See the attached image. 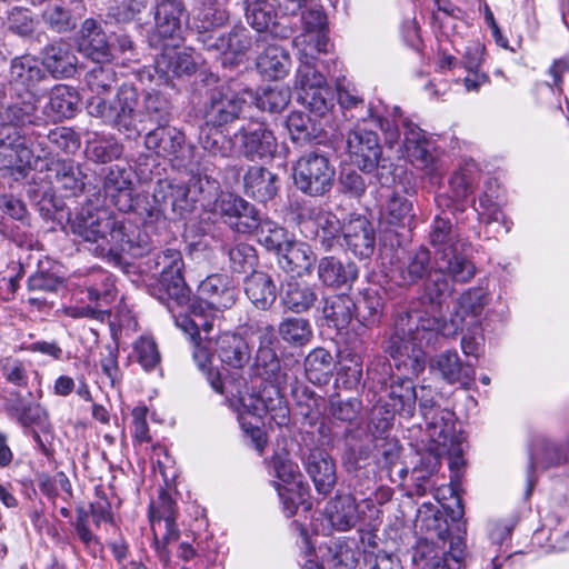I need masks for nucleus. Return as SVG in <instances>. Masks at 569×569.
I'll use <instances>...</instances> for the list:
<instances>
[{
	"label": "nucleus",
	"mask_w": 569,
	"mask_h": 569,
	"mask_svg": "<svg viewBox=\"0 0 569 569\" xmlns=\"http://www.w3.org/2000/svg\"><path fill=\"white\" fill-rule=\"evenodd\" d=\"M291 67L289 52L279 46H269L257 59L259 72L269 80L283 79Z\"/></svg>",
	"instance_id": "49530a36"
},
{
	"label": "nucleus",
	"mask_w": 569,
	"mask_h": 569,
	"mask_svg": "<svg viewBox=\"0 0 569 569\" xmlns=\"http://www.w3.org/2000/svg\"><path fill=\"white\" fill-rule=\"evenodd\" d=\"M280 188L277 173L261 166H249L243 176L244 193L259 202L272 200Z\"/></svg>",
	"instance_id": "e433bc0d"
},
{
	"label": "nucleus",
	"mask_w": 569,
	"mask_h": 569,
	"mask_svg": "<svg viewBox=\"0 0 569 569\" xmlns=\"http://www.w3.org/2000/svg\"><path fill=\"white\" fill-rule=\"evenodd\" d=\"M247 23L257 32L276 33L277 12L269 0H243Z\"/></svg>",
	"instance_id": "09e8293b"
},
{
	"label": "nucleus",
	"mask_w": 569,
	"mask_h": 569,
	"mask_svg": "<svg viewBox=\"0 0 569 569\" xmlns=\"http://www.w3.org/2000/svg\"><path fill=\"white\" fill-rule=\"evenodd\" d=\"M442 329L443 321L439 317L409 310L397 318L385 351L398 370L418 377L426 368L425 347L436 343Z\"/></svg>",
	"instance_id": "20e7f679"
},
{
	"label": "nucleus",
	"mask_w": 569,
	"mask_h": 569,
	"mask_svg": "<svg viewBox=\"0 0 569 569\" xmlns=\"http://www.w3.org/2000/svg\"><path fill=\"white\" fill-rule=\"evenodd\" d=\"M441 439H430L432 447L430 453L422 457L421 462L427 465V472L433 473L440 467V458L447 456L449 469L452 478L458 479L461 469L465 466L463 448L460 436L456 433L455 427L449 432L448 439L445 442Z\"/></svg>",
	"instance_id": "7c9ffc66"
},
{
	"label": "nucleus",
	"mask_w": 569,
	"mask_h": 569,
	"mask_svg": "<svg viewBox=\"0 0 569 569\" xmlns=\"http://www.w3.org/2000/svg\"><path fill=\"white\" fill-rule=\"evenodd\" d=\"M417 397L418 391L409 377L392 379L387 400L382 406L385 412L380 418L373 417L377 428L379 429L381 425L382 431L391 429L396 415L405 419L412 418L416 412Z\"/></svg>",
	"instance_id": "412c9836"
},
{
	"label": "nucleus",
	"mask_w": 569,
	"mask_h": 569,
	"mask_svg": "<svg viewBox=\"0 0 569 569\" xmlns=\"http://www.w3.org/2000/svg\"><path fill=\"white\" fill-rule=\"evenodd\" d=\"M412 216V202L398 191L388 198L381 212V218L390 226H402Z\"/></svg>",
	"instance_id": "0e129e2a"
},
{
	"label": "nucleus",
	"mask_w": 569,
	"mask_h": 569,
	"mask_svg": "<svg viewBox=\"0 0 569 569\" xmlns=\"http://www.w3.org/2000/svg\"><path fill=\"white\" fill-rule=\"evenodd\" d=\"M417 391L419 411L426 422V431L429 438L442 439L441 441L445 442L456 425L455 412L440 407L436 400L438 393L430 386H421Z\"/></svg>",
	"instance_id": "b1692460"
},
{
	"label": "nucleus",
	"mask_w": 569,
	"mask_h": 569,
	"mask_svg": "<svg viewBox=\"0 0 569 569\" xmlns=\"http://www.w3.org/2000/svg\"><path fill=\"white\" fill-rule=\"evenodd\" d=\"M41 163L34 170L46 173L44 178L51 189L66 198L80 196L84 190L87 178L81 164L72 159H47L44 148H41Z\"/></svg>",
	"instance_id": "a211bd4d"
},
{
	"label": "nucleus",
	"mask_w": 569,
	"mask_h": 569,
	"mask_svg": "<svg viewBox=\"0 0 569 569\" xmlns=\"http://www.w3.org/2000/svg\"><path fill=\"white\" fill-rule=\"evenodd\" d=\"M144 147L157 157L166 159L178 171H192L196 147L188 143L183 131L168 124L158 126L143 139Z\"/></svg>",
	"instance_id": "4468645a"
},
{
	"label": "nucleus",
	"mask_w": 569,
	"mask_h": 569,
	"mask_svg": "<svg viewBox=\"0 0 569 569\" xmlns=\"http://www.w3.org/2000/svg\"><path fill=\"white\" fill-rule=\"evenodd\" d=\"M341 237L348 248L360 258H369L375 250L376 237L369 220L361 214H350L347 223L331 212L322 213V247L341 246Z\"/></svg>",
	"instance_id": "9b49d317"
},
{
	"label": "nucleus",
	"mask_w": 569,
	"mask_h": 569,
	"mask_svg": "<svg viewBox=\"0 0 569 569\" xmlns=\"http://www.w3.org/2000/svg\"><path fill=\"white\" fill-rule=\"evenodd\" d=\"M258 234L259 242L266 247L267 250L273 251L279 256L290 242L287 237V231L270 220L260 218L259 228L254 229Z\"/></svg>",
	"instance_id": "e2e57ef3"
},
{
	"label": "nucleus",
	"mask_w": 569,
	"mask_h": 569,
	"mask_svg": "<svg viewBox=\"0 0 569 569\" xmlns=\"http://www.w3.org/2000/svg\"><path fill=\"white\" fill-rule=\"evenodd\" d=\"M87 291L90 301L109 305L116 297L112 276L102 269L92 270L88 278Z\"/></svg>",
	"instance_id": "13d9d810"
},
{
	"label": "nucleus",
	"mask_w": 569,
	"mask_h": 569,
	"mask_svg": "<svg viewBox=\"0 0 569 569\" xmlns=\"http://www.w3.org/2000/svg\"><path fill=\"white\" fill-rule=\"evenodd\" d=\"M429 241L436 249L435 266L453 281L468 282L476 273L475 263L459 241V233L449 218L436 216L429 232Z\"/></svg>",
	"instance_id": "0eeeda50"
},
{
	"label": "nucleus",
	"mask_w": 569,
	"mask_h": 569,
	"mask_svg": "<svg viewBox=\"0 0 569 569\" xmlns=\"http://www.w3.org/2000/svg\"><path fill=\"white\" fill-rule=\"evenodd\" d=\"M160 48L162 52L157 57L152 67L154 74L149 73L151 81L159 86L169 84L176 77L190 76L196 72L197 62L192 53L186 50L177 51L170 41Z\"/></svg>",
	"instance_id": "cd10ccee"
},
{
	"label": "nucleus",
	"mask_w": 569,
	"mask_h": 569,
	"mask_svg": "<svg viewBox=\"0 0 569 569\" xmlns=\"http://www.w3.org/2000/svg\"><path fill=\"white\" fill-rule=\"evenodd\" d=\"M369 430L378 453V463L387 470L391 478L392 469L398 466L400 459L401 447L399 441L396 438H390L387 435L388 431H382L381 426L378 429L376 418H372Z\"/></svg>",
	"instance_id": "de8ad7c7"
},
{
	"label": "nucleus",
	"mask_w": 569,
	"mask_h": 569,
	"mask_svg": "<svg viewBox=\"0 0 569 569\" xmlns=\"http://www.w3.org/2000/svg\"><path fill=\"white\" fill-rule=\"evenodd\" d=\"M250 377L260 378L271 387H278L284 381L286 373L281 369L280 359L274 348H258L253 363L250 367Z\"/></svg>",
	"instance_id": "a19ab883"
},
{
	"label": "nucleus",
	"mask_w": 569,
	"mask_h": 569,
	"mask_svg": "<svg viewBox=\"0 0 569 569\" xmlns=\"http://www.w3.org/2000/svg\"><path fill=\"white\" fill-rule=\"evenodd\" d=\"M190 176L187 183H174L169 180H159L153 189V197L160 203H170L173 218H183L190 213L197 201H211L219 191V182L199 172V161L192 171H184Z\"/></svg>",
	"instance_id": "9d476101"
},
{
	"label": "nucleus",
	"mask_w": 569,
	"mask_h": 569,
	"mask_svg": "<svg viewBox=\"0 0 569 569\" xmlns=\"http://www.w3.org/2000/svg\"><path fill=\"white\" fill-rule=\"evenodd\" d=\"M71 230L84 241L96 243L94 252L100 257L119 258L121 253L142 257L152 249L151 237L106 208H82L71 220Z\"/></svg>",
	"instance_id": "f257e3e1"
},
{
	"label": "nucleus",
	"mask_w": 569,
	"mask_h": 569,
	"mask_svg": "<svg viewBox=\"0 0 569 569\" xmlns=\"http://www.w3.org/2000/svg\"><path fill=\"white\" fill-rule=\"evenodd\" d=\"M468 177L462 171H456L449 180V191L436 196L437 206L445 210H451L452 214L465 211V200L471 193Z\"/></svg>",
	"instance_id": "c03bdc74"
},
{
	"label": "nucleus",
	"mask_w": 569,
	"mask_h": 569,
	"mask_svg": "<svg viewBox=\"0 0 569 569\" xmlns=\"http://www.w3.org/2000/svg\"><path fill=\"white\" fill-rule=\"evenodd\" d=\"M353 307V301L346 293L328 297L325 299V306L322 307V319H325L328 327L339 331L351 321Z\"/></svg>",
	"instance_id": "603ef678"
},
{
	"label": "nucleus",
	"mask_w": 569,
	"mask_h": 569,
	"mask_svg": "<svg viewBox=\"0 0 569 569\" xmlns=\"http://www.w3.org/2000/svg\"><path fill=\"white\" fill-rule=\"evenodd\" d=\"M197 293V299L191 303H203L213 311L230 309L238 297L233 280L226 273L209 274L199 283Z\"/></svg>",
	"instance_id": "c85d7f7f"
},
{
	"label": "nucleus",
	"mask_w": 569,
	"mask_h": 569,
	"mask_svg": "<svg viewBox=\"0 0 569 569\" xmlns=\"http://www.w3.org/2000/svg\"><path fill=\"white\" fill-rule=\"evenodd\" d=\"M208 382L212 389L223 395L230 406L234 407L242 428H246V416H251L259 422L268 411V397L264 395L269 390H263V395L249 392L248 383L244 377L222 379L218 370H209Z\"/></svg>",
	"instance_id": "ddd939ff"
},
{
	"label": "nucleus",
	"mask_w": 569,
	"mask_h": 569,
	"mask_svg": "<svg viewBox=\"0 0 569 569\" xmlns=\"http://www.w3.org/2000/svg\"><path fill=\"white\" fill-rule=\"evenodd\" d=\"M46 140L57 149L68 154L74 153L80 148L81 143L80 138L74 130L68 127H57L49 130L48 133L41 132V137L38 140L33 139L34 154H42L41 148L47 149ZM46 152L47 154L49 153L48 150H46Z\"/></svg>",
	"instance_id": "5fc2aeb1"
},
{
	"label": "nucleus",
	"mask_w": 569,
	"mask_h": 569,
	"mask_svg": "<svg viewBox=\"0 0 569 569\" xmlns=\"http://www.w3.org/2000/svg\"><path fill=\"white\" fill-rule=\"evenodd\" d=\"M276 286L264 272L253 271L244 281V292L260 310H268L276 301Z\"/></svg>",
	"instance_id": "37998d69"
},
{
	"label": "nucleus",
	"mask_w": 569,
	"mask_h": 569,
	"mask_svg": "<svg viewBox=\"0 0 569 569\" xmlns=\"http://www.w3.org/2000/svg\"><path fill=\"white\" fill-rule=\"evenodd\" d=\"M356 277L357 271L355 264H343L335 257L322 258V284L340 288L342 286H349Z\"/></svg>",
	"instance_id": "4d7b16f0"
},
{
	"label": "nucleus",
	"mask_w": 569,
	"mask_h": 569,
	"mask_svg": "<svg viewBox=\"0 0 569 569\" xmlns=\"http://www.w3.org/2000/svg\"><path fill=\"white\" fill-rule=\"evenodd\" d=\"M31 363L13 356L0 358V373L8 382L20 389H26L30 381Z\"/></svg>",
	"instance_id": "bf43d9fd"
},
{
	"label": "nucleus",
	"mask_w": 569,
	"mask_h": 569,
	"mask_svg": "<svg viewBox=\"0 0 569 569\" xmlns=\"http://www.w3.org/2000/svg\"><path fill=\"white\" fill-rule=\"evenodd\" d=\"M47 79V72L33 56L16 57L10 62L8 82L11 89L33 96L38 86Z\"/></svg>",
	"instance_id": "c756f323"
},
{
	"label": "nucleus",
	"mask_w": 569,
	"mask_h": 569,
	"mask_svg": "<svg viewBox=\"0 0 569 569\" xmlns=\"http://www.w3.org/2000/svg\"><path fill=\"white\" fill-rule=\"evenodd\" d=\"M86 10L83 0H52L41 13L48 29L64 33L73 30Z\"/></svg>",
	"instance_id": "2f4dec72"
},
{
	"label": "nucleus",
	"mask_w": 569,
	"mask_h": 569,
	"mask_svg": "<svg viewBox=\"0 0 569 569\" xmlns=\"http://www.w3.org/2000/svg\"><path fill=\"white\" fill-rule=\"evenodd\" d=\"M153 204L150 202L149 198L144 194H138L137 206L133 211L139 219L141 220L144 230L149 237L148 229H153L156 224L160 222H164V212L170 209V203H160L152 196Z\"/></svg>",
	"instance_id": "680f3d73"
},
{
	"label": "nucleus",
	"mask_w": 569,
	"mask_h": 569,
	"mask_svg": "<svg viewBox=\"0 0 569 569\" xmlns=\"http://www.w3.org/2000/svg\"><path fill=\"white\" fill-rule=\"evenodd\" d=\"M7 408L24 430L37 427L46 431L51 426L47 411L39 403L24 402L20 395Z\"/></svg>",
	"instance_id": "3c124183"
},
{
	"label": "nucleus",
	"mask_w": 569,
	"mask_h": 569,
	"mask_svg": "<svg viewBox=\"0 0 569 569\" xmlns=\"http://www.w3.org/2000/svg\"><path fill=\"white\" fill-rule=\"evenodd\" d=\"M233 138L240 142V153L250 161L272 158L277 151V139L263 121L250 120L239 128Z\"/></svg>",
	"instance_id": "5701e85b"
},
{
	"label": "nucleus",
	"mask_w": 569,
	"mask_h": 569,
	"mask_svg": "<svg viewBox=\"0 0 569 569\" xmlns=\"http://www.w3.org/2000/svg\"><path fill=\"white\" fill-rule=\"evenodd\" d=\"M567 463H569V437L567 442L561 445L546 436H537L533 439L529 451L526 498L531 496L537 482L535 470L538 466L542 469H549Z\"/></svg>",
	"instance_id": "4be33fe9"
},
{
	"label": "nucleus",
	"mask_w": 569,
	"mask_h": 569,
	"mask_svg": "<svg viewBox=\"0 0 569 569\" xmlns=\"http://www.w3.org/2000/svg\"><path fill=\"white\" fill-rule=\"evenodd\" d=\"M189 313H176V305H173L172 317L176 326L189 338L192 343V356L198 368L206 373L213 370L211 368L212 353L208 347L210 343L209 335L212 332L214 327L216 317L212 315L213 310L209 307H204L203 303H191L188 305Z\"/></svg>",
	"instance_id": "f8f14e48"
},
{
	"label": "nucleus",
	"mask_w": 569,
	"mask_h": 569,
	"mask_svg": "<svg viewBox=\"0 0 569 569\" xmlns=\"http://www.w3.org/2000/svg\"><path fill=\"white\" fill-rule=\"evenodd\" d=\"M333 68L326 66L328 79L322 74V121L327 129L322 128V144L333 143L343 137L342 126L348 119L347 111L363 104V100L350 92L346 86V77L338 63L329 59Z\"/></svg>",
	"instance_id": "6e6552de"
},
{
	"label": "nucleus",
	"mask_w": 569,
	"mask_h": 569,
	"mask_svg": "<svg viewBox=\"0 0 569 569\" xmlns=\"http://www.w3.org/2000/svg\"><path fill=\"white\" fill-rule=\"evenodd\" d=\"M80 97L78 91L67 84H57L50 91L46 109L57 118H72L78 111Z\"/></svg>",
	"instance_id": "864d4df0"
},
{
	"label": "nucleus",
	"mask_w": 569,
	"mask_h": 569,
	"mask_svg": "<svg viewBox=\"0 0 569 569\" xmlns=\"http://www.w3.org/2000/svg\"><path fill=\"white\" fill-rule=\"evenodd\" d=\"M293 180L303 193L317 197L320 192V162L316 148L309 154L302 156L293 167Z\"/></svg>",
	"instance_id": "ea45409f"
},
{
	"label": "nucleus",
	"mask_w": 569,
	"mask_h": 569,
	"mask_svg": "<svg viewBox=\"0 0 569 569\" xmlns=\"http://www.w3.org/2000/svg\"><path fill=\"white\" fill-rule=\"evenodd\" d=\"M433 271L435 263L431 262L430 251L426 247H420L402 260L392 262L386 271V277L400 288H409L425 281Z\"/></svg>",
	"instance_id": "393cba45"
},
{
	"label": "nucleus",
	"mask_w": 569,
	"mask_h": 569,
	"mask_svg": "<svg viewBox=\"0 0 569 569\" xmlns=\"http://www.w3.org/2000/svg\"><path fill=\"white\" fill-rule=\"evenodd\" d=\"M41 66L56 79L71 78L77 72L78 58L71 46L60 40L44 47Z\"/></svg>",
	"instance_id": "72a5a7b5"
},
{
	"label": "nucleus",
	"mask_w": 569,
	"mask_h": 569,
	"mask_svg": "<svg viewBox=\"0 0 569 569\" xmlns=\"http://www.w3.org/2000/svg\"><path fill=\"white\" fill-rule=\"evenodd\" d=\"M351 162L363 172H372L380 166L382 148L377 133L366 128L351 129L347 137Z\"/></svg>",
	"instance_id": "a878e982"
},
{
	"label": "nucleus",
	"mask_w": 569,
	"mask_h": 569,
	"mask_svg": "<svg viewBox=\"0 0 569 569\" xmlns=\"http://www.w3.org/2000/svg\"><path fill=\"white\" fill-rule=\"evenodd\" d=\"M325 513L332 528L339 531L351 529L358 520L357 505L349 493L337 495L328 501Z\"/></svg>",
	"instance_id": "79ce46f5"
},
{
	"label": "nucleus",
	"mask_w": 569,
	"mask_h": 569,
	"mask_svg": "<svg viewBox=\"0 0 569 569\" xmlns=\"http://www.w3.org/2000/svg\"><path fill=\"white\" fill-rule=\"evenodd\" d=\"M176 519V502L166 491H161L157 500L150 503L149 520L153 532V547L163 566L170 562L167 545L176 541L180 536Z\"/></svg>",
	"instance_id": "dca6fc26"
},
{
	"label": "nucleus",
	"mask_w": 569,
	"mask_h": 569,
	"mask_svg": "<svg viewBox=\"0 0 569 569\" xmlns=\"http://www.w3.org/2000/svg\"><path fill=\"white\" fill-rule=\"evenodd\" d=\"M433 372L449 385L459 383L468 388L475 380V369L469 363H463L457 351H443L435 357L430 363Z\"/></svg>",
	"instance_id": "c9c22d12"
},
{
	"label": "nucleus",
	"mask_w": 569,
	"mask_h": 569,
	"mask_svg": "<svg viewBox=\"0 0 569 569\" xmlns=\"http://www.w3.org/2000/svg\"><path fill=\"white\" fill-rule=\"evenodd\" d=\"M549 540L559 550L569 548V507L562 506L548 518Z\"/></svg>",
	"instance_id": "69168bd1"
},
{
	"label": "nucleus",
	"mask_w": 569,
	"mask_h": 569,
	"mask_svg": "<svg viewBox=\"0 0 569 569\" xmlns=\"http://www.w3.org/2000/svg\"><path fill=\"white\" fill-rule=\"evenodd\" d=\"M280 299L288 310L300 313L313 306L317 295L307 283L290 278L281 284Z\"/></svg>",
	"instance_id": "a18cd8bd"
},
{
	"label": "nucleus",
	"mask_w": 569,
	"mask_h": 569,
	"mask_svg": "<svg viewBox=\"0 0 569 569\" xmlns=\"http://www.w3.org/2000/svg\"><path fill=\"white\" fill-rule=\"evenodd\" d=\"M293 525L299 529L300 535L302 537L303 548H305V561L301 566L302 569H320V563L318 561V556L316 551V538L319 531L318 518L313 515L311 516L310 522H298L295 521Z\"/></svg>",
	"instance_id": "338daca9"
},
{
	"label": "nucleus",
	"mask_w": 569,
	"mask_h": 569,
	"mask_svg": "<svg viewBox=\"0 0 569 569\" xmlns=\"http://www.w3.org/2000/svg\"><path fill=\"white\" fill-rule=\"evenodd\" d=\"M247 100L257 106L262 111L278 113L283 111L290 102L291 93L284 86H268L258 92L244 89Z\"/></svg>",
	"instance_id": "8fccbe9b"
},
{
	"label": "nucleus",
	"mask_w": 569,
	"mask_h": 569,
	"mask_svg": "<svg viewBox=\"0 0 569 569\" xmlns=\"http://www.w3.org/2000/svg\"><path fill=\"white\" fill-rule=\"evenodd\" d=\"M79 51L96 63L109 62L111 47L101 26L94 19H86L80 29Z\"/></svg>",
	"instance_id": "f704fd0d"
},
{
	"label": "nucleus",
	"mask_w": 569,
	"mask_h": 569,
	"mask_svg": "<svg viewBox=\"0 0 569 569\" xmlns=\"http://www.w3.org/2000/svg\"><path fill=\"white\" fill-rule=\"evenodd\" d=\"M152 9L154 27L148 37L149 44L158 49L170 41L177 47L189 20L184 0H156Z\"/></svg>",
	"instance_id": "2eb2a0df"
},
{
	"label": "nucleus",
	"mask_w": 569,
	"mask_h": 569,
	"mask_svg": "<svg viewBox=\"0 0 569 569\" xmlns=\"http://www.w3.org/2000/svg\"><path fill=\"white\" fill-rule=\"evenodd\" d=\"M403 129V157L417 169L425 172L432 183L442 177L441 160L435 154L433 143L426 137L425 131L411 120H401Z\"/></svg>",
	"instance_id": "f3484780"
},
{
	"label": "nucleus",
	"mask_w": 569,
	"mask_h": 569,
	"mask_svg": "<svg viewBox=\"0 0 569 569\" xmlns=\"http://www.w3.org/2000/svg\"><path fill=\"white\" fill-rule=\"evenodd\" d=\"M209 50L220 51L223 56L222 63L233 62L243 56L251 47V37L243 26H234L227 34L214 38L212 34L202 39Z\"/></svg>",
	"instance_id": "4c0bfd02"
},
{
	"label": "nucleus",
	"mask_w": 569,
	"mask_h": 569,
	"mask_svg": "<svg viewBox=\"0 0 569 569\" xmlns=\"http://www.w3.org/2000/svg\"><path fill=\"white\" fill-rule=\"evenodd\" d=\"M301 21L302 31L293 41L300 61L297 84L299 99L315 112L320 108V9L308 8Z\"/></svg>",
	"instance_id": "423d86ee"
},
{
	"label": "nucleus",
	"mask_w": 569,
	"mask_h": 569,
	"mask_svg": "<svg viewBox=\"0 0 569 569\" xmlns=\"http://www.w3.org/2000/svg\"><path fill=\"white\" fill-rule=\"evenodd\" d=\"M320 418L319 411L309 410L303 413L301 422L300 455L306 471L313 481L315 488L320 492Z\"/></svg>",
	"instance_id": "bb28decb"
},
{
	"label": "nucleus",
	"mask_w": 569,
	"mask_h": 569,
	"mask_svg": "<svg viewBox=\"0 0 569 569\" xmlns=\"http://www.w3.org/2000/svg\"><path fill=\"white\" fill-rule=\"evenodd\" d=\"M84 80L88 89L94 94L87 101L88 113L117 129L127 138L139 136L140 113L137 110V90L133 87L122 86L110 102L100 97L109 93L117 86V73L110 61L97 63L87 72Z\"/></svg>",
	"instance_id": "7ed1b4c3"
},
{
	"label": "nucleus",
	"mask_w": 569,
	"mask_h": 569,
	"mask_svg": "<svg viewBox=\"0 0 569 569\" xmlns=\"http://www.w3.org/2000/svg\"><path fill=\"white\" fill-rule=\"evenodd\" d=\"M214 352L224 366L232 369L244 368L252 358V348L247 339L231 331L217 337Z\"/></svg>",
	"instance_id": "473e14b6"
},
{
	"label": "nucleus",
	"mask_w": 569,
	"mask_h": 569,
	"mask_svg": "<svg viewBox=\"0 0 569 569\" xmlns=\"http://www.w3.org/2000/svg\"><path fill=\"white\" fill-rule=\"evenodd\" d=\"M37 116V107L32 96L28 99L21 92L16 100L6 99L0 110V171L38 169L41 156H36L33 139L41 137Z\"/></svg>",
	"instance_id": "f03ea898"
},
{
	"label": "nucleus",
	"mask_w": 569,
	"mask_h": 569,
	"mask_svg": "<svg viewBox=\"0 0 569 569\" xmlns=\"http://www.w3.org/2000/svg\"><path fill=\"white\" fill-rule=\"evenodd\" d=\"M230 0H202V9L199 12L201 27L204 30L220 28L228 23L230 12L228 4Z\"/></svg>",
	"instance_id": "774afa93"
},
{
	"label": "nucleus",
	"mask_w": 569,
	"mask_h": 569,
	"mask_svg": "<svg viewBox=\"0 0 569 569\" xmlns=\"http://www.w3.org/2000/svg\"><path fill=\"white\" fill-rule=\"evenodd\" d=\"M146 270L159 273L156 287L150 292L158 300L163 302L170 312H173V305L186 307L190 301V289L183 277L184 262L179 250L168 248L152 253L144 261Z\"/></svg>",
	"instance_id": "1a4fd4ad"
},
{
	"label": "nucleus",
	"mask_w": 569,
	"mask_h": 569,
	"mask_svg": "<svg viewBox=\"0 0 569 569\" xmlns=\"http://www.w3.org/2000/svg\"><path fill=\"white\" fill-rule=\"evenodd\" d=\"M311 118L302 112H291L286 121L287 129L290 132L291 140L300 143L301 146L310 143L316 147L320 143L318 140V132L316 126L312 124Z\"/></svg>",
	"instance_id": "052dcab7"
},
{
	"label": "nucleus",
	"mask_w": 569,
	"mask_h": 569,
	"mask_svg": "<svg viewBox=\"0 0 569 569\" xmlns=\"http://www.w3.org/2000/svg\"><path fill=\"white\" fill-rule=\"evenodd\" d=\"M465 511L462 500L460 498L455 499V506L448 507V516L452 523H455L456 533L452 532L448 521L441 515L432 513L426 515L417 520L420 526V530L425 531L428 537L426 540L437 539V542L449 543V549L442 551L441 556L435 553L429 556L431 548L428 543H421L416 551L413 559L418 557L423 561L421 569H460L465 558V535L466 523L462 522Z\"/></svg>",
	"instance_id": "39448f33"
},
{
	"label": "nucleus",
	"mask_w": 569,
	"mask_h": 569,
	"mask_svg": "<svg viewBox=\"0 0 569 569\" xmlns=\"http://www.w3.org/2000/svg\"><path fill=\"white\" fill-rule=\"evenodd\" d=\"M248 100L242 91L231 84H220L208 91V100L203 106V119L207 126L221 128L240 118Z\"/></svg>",
	"instance_id": "6ab92c4d"
},
{
	"label": "nucleus",
	"mask_w": 569,
	"mask_h": 569,
	"mask_svg": "<svg viewBox=\"0 0 569 569\" xmlns=\"http://www.w3.org/2000/svg\"><path fill=\"white\" fill-rule=\"evenodd\" d=\"M271 468L274 471V476L286 483L284 486L278 485L277 490L287 517H292L299 506L302 507L305 512L310 511L309 488L303 486L300 480H297L300 477L297 465L284 456L276 455L271 460Z\"/></svg>",
	"instance_id": "aec40b11"
},
{
	"label": "nucleus",
	"mask_w": 569,
	"mask_h": 569,
	"mask_svg": "<svg viewBox=\"0 0 569 569\" xmlns=\"http://www.w3.org/2000/svg\"><path fill=\"white\" fill-rule=\"evenodd\" d=\"M86 152L89 159L107 163L119 159L123 152V146L111 134L100 136L97 132L87 141Z\"/></svg>",
	"instance_id": "6e6d98bb"
},
{
	"label": "nucleus",
	"mask_w": 569,
	"mask_h": 569,
	"mask_svg": "<svg viewBox=\"0 0 569 569\" xmlns=\"http://www.w3.org/2000/svg\"><path fill=\"white\" fill-rule=\"evenodd\" d=\"M316 259V254L307 243L296 241H290L282 253L278 256L281 269L291 273V278L309 273Z\"/></svg>",
	"instance_id": "58836bf2"
}]
</instances>
